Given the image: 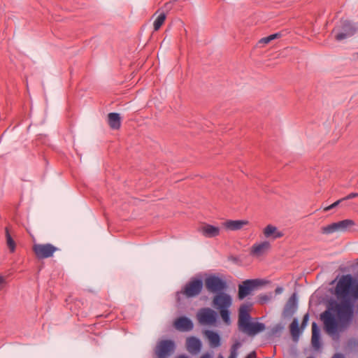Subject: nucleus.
I'll return each instance as SVG.
<instances>
[{
    "mask_svg": "<svg viewBox=\"0 0 358 358\" xmlns=\"http://www.w3.org/2000/svg\"><path fill=\"white\" fill-rule=\"evenodd\" d=\"M353 277L350 274L343 275L338 280L335 287V293L339 302H336L332 309L336 312L342 324L350 323L354 315V301L350 296Z\"/></svg>",
    "mask_w": 358,
    "mask_h": 358,
    "instance_id": "f257e3e1",
    "label": "nucleus"
},
{
    "mask_svg": "<svg viewBox=\"0 0 358 358\" xmlns=\"http://www.w3.org/2000/svg\"><path fill=\"white\" fill-rule=\"evenodd\" d=\"M205 286L210 292L216 294L213 299V306L219 310L222 320L230 324L229 308L232 305V298L224 292L227 289V282L220 277L210 275L205 279Z\"/></svg>",
    "mask_w": 358,
    "mask_h": 358,
    "instance_id": "f03ea898",
    "label": "nucleus"
},
{
    "mask_svg": "<svg viewBox=\"0 0 358 358\" xmlns=\"http://www.w3.org/2000/svg\"><path fill=\"white\" fill-rule=\"evenodd\" d=\"M250 315L245 305L241 306L238 325L240 331L248 335L254 336L265 329V325L261 322H251Z\"/></svg>",
    "mask_w": 358,
    "mask_h": 358,
    "instance_id": "7ed1b4c3",
    "label": "nucleus"
},
{
    "mask_svg": "<svg viewBox=\"0 0 358 358\" xmlns=\"http://www.w3.org/2000/svg\"><path fill=\"white\" fill-rule=\"evenodd\" d=\"M250 315L245 305L241 306L238 325L240 331L248 335L254 336L265 329V325L261 322H251Z\"/></svg>",
    "mask_w": 358,
    "mask_h": 358,
    "instance_id": "20e7f679",
    "label": "nucleus"
},
{
    "mask_svg": "<svg viewBox=\"0 0 358 358\" xmlns=\"http://www.w3.org/2000/svg\"><path fill=\"white\" fill-rule=\"evenodd\" d=\"M203 287V282L202 279L197 278H192L182 287V289L177 292L176 297L180 301V296L183 295L186 298H194L199 295Z\"/></svg>",
    "mask_w": 358,
    "mask_h": 358,
    "instance_id": "39448f33",
    "label": "nucleus"
},
{
    "mask_svg": "<svg viewBox=\"0 0 358 358\" xmlns=\"http://www.w3.org/2000/svg\"><path fill=\"white\" fill-rule=\"evenodd\" d=\"M357 31L356 27L348 20H341L340 24L333 29V34L337 41H342L352 36Z\"/></svg>",
    "mask_w": 358,
    "mask_h": 358,
    "instance_id": "423d86ee",
    "label": "nucleus"
},
{
    "mask_svg": "<svg viewBox=\"0 0 358 358\" xmlns=\"http://www.w3.org/2000/svg\"><path fill=\"white\" fill-rule=\"evenodd\" d=\"M32 250L38 259H43L52 257L59 249L51 243H36L33 245Z\"/></svg>",
    "mask_w": 358,
    "mask_h": 358,
    "instance_id": "0eeeda50",
    "label": "nucleus"
},
{
    "mask_svg": "<svg viewBox=\"0 0 358 358\" xmlns=\"http://www.w3.org/2000/svg\"><path fill=\"white\" fill-rule=\"evenodd\" d=\"M355 224L352 220H343L337 222H333L322 228V233L324 234H331L336 231H345Z\"/></svg>",
    "mask_w": 358,
    "mask_h": 358,
    "instance_id": "6e6552de",
    "label": "nucleus"
},
{
    "mask_svg": "<svg viewBox=\"0 0 358 358\" xmlns=\"http://www.w3.org/2000/svg\"><path fill=\"white\" fill-rule=\"evenodd\" d=\"M320 318L323 321L324 329L327 333L334 334L337 332L338 321L329 310L323 312L320 315Z\"/></svg>",
    "mask_w": 358,
    "mask_h": 358,
    "instance_id": "1a4fd4ad",
    "label": "nucleus"
},
{
    "mask_svg": "<svg viewBox=\"0 0 358 358\" xmlns=\"http://www.w3.org/2000/svg\"><path fill=\"white\" fill-rule=\"evenodd\" d=\"M196 317L201 324L213 325L217 321V313L210 308H201Z\"/></svg>",
    "mask_w": 358,
    "mask_h": 358,
    "instance_id": "9d476101",
    "label": "nucleus"
},
{
    "mask_svg": "<svg viewBox=\"0 0 358 358\" xmlns=\"http://www.w3.org/2000/svg\"><path fill=\"white\" fill-rule=\"evenodd\" d=\"M260 284V281L258 279L244 280L241 285H238V299L240 300L245 299L254 290L255 288H256Z\"/></svg>",
    "mask_w": 358,
    "mask_h": 358,
    "instance_id": "9b49d317",
    "label": "nucleus"
},
{
    "mask_svg": "<svg viewBox=\"0 0 358 358\" xmlns=\"http://www.w3.org/2000/svg\"><path fill=\"white\" fill-rule=\"evenodd\" d=\"M175 350V343L171 340H163L158 343L156 348L157 358H168Z\"/></svg>",
    "mask_w": 358,
    "mask_h": 358,
    "instance_id": "f8f14e48",
    "label": "nucleus"
},
{
    "mask_svg": "<svg viewBox=\"0 0 358 358\" xmlns=\"http://www.w3.org/2000/svg\"><path fill=\"white\" fill-rule=\"evenodd\" d=\"M270 248L271 244L267 241L256 243L250 248V255L256 258L261 257L264 255Z\"/></svg>",
    "mask_w": 358,
    "mask_h": 358,
    "instance_id": "ddd939ff",
    "label": "nucleus"
},
{
    "mask_svg": "<svg viewBox=\"0 0 358 358\" xmlns=\"http://www.w3.org/2000/svg\"><path fill=\"white\" fill-rule=\"evenodd\" d=\"M174 326L176 329L181 331H189L194 328L192 320L185 316H182L176 319L174 322Z\"/></svg>",
    "mask_w": 358,
    "mask_h": 358,
    "instance_id": "4468645a",
    "label": "nucleus"
},
{
    "mask_svg": "<svg viewBox=\"0 0 358 358\" xmlns=\"http://www.w3.org/2000/svg\"><path fill=\"white\" fill-rule=\"evenodd\" d=\"M249 222L245 220H227L222 223V227L229 231H238L245 225H248Z\"/></svg>",
    "mask_w": 358,
    "mask_h": 358,
    "instance_id": "2eb2a0df",
    "label": "nucleus"
},
{
    "mask_svg": "<svg viewBox=\"0 0 358 358\" xmlns=\"http://www.w3.org/2000/svg\"><path fill=\"white\" fill-rule=\"evenodd\" d=\"M199 231L206 238H214L220 234V229L209 224H204L199 228Z\"/></svg>",
    "mask_w": 358,
    "mask_h": 358,
    "instance_id": "dca6fc26",
    "label": "nucleus"
},
{
    "mask_svg": "<svg viewBox=\"0 0 358 358\" xmlns=\"http://www.w3.org/2000/svg\"><path fill=\"white\" fill-rule=\"evenodd\" d=\"M311 343L314 348L318 350L321 347L320 329L316 322L312 324Z\"/></svg>",
    "mask_w": 358,
    "mask_h": 358,
    "instance_id": "f3484780",
    "label": "nucleus"
},
{
    "mask_svg": "<svg viewBox=\"0 0 358 358\" xmlns=\"http://www.w3.org/2000/svg\"><path fill=\"white\" fill-rule=\"evenodd\" d=\"M264 235L266 238H272L273 239H277L283 236V233L278 231L277 227L268 224L264 229Z\"/></svg>",
    "mask_w": 358,
    "mask_h": 358,
    "instance_id": "a211bd4d",
    "label": "nucleus"
},
{
    "mask_svg": "<svg viewBox=\"0 0 358 358\" xmlns=\"http://www.w3.org/2000/svg\"><path fill=\"white\" fill-rule=\"evenodd\" d=\"M187 348L191 353H197L201 349V342L196 337H189L187 339Z\"/></svg>",
    "mask_w": 358,
    "mask_h": 358,
    "instance_id": "6ab92c4d",
    "label": "nucleus"
},
{
    "mask_svg": "<svg viewBox=\"0 0 358 358\" xmlns=\"http://www.w3.org/2000/svg\"><path fill=\"white\" fill-rule=\"evenodd\" d=\"M108 124L113 129H118L121 127V118L119 113H110L108 115Z\"/></svg>",
    "mask_w": 358,
    "mask_h": 358,
    "instance_id": "aec40b11",
    "label": "nucleus"
},
{
    "mask_svg": "<svg viewBox=\"0 0 358 358\" xmlns=\"http://www.w3.org/2000/svg\"><path fill=\"white\" fill-rule=\"evenodd\" d=\"M206 335L211 347L217 348L220 345V337L217 333L213 331H206Z\"/></svg>",
    "mask_w": 358,
    "mask_h": 358,
    "instance_id": "412c9836",
    "label": "nucleus"
},
{
    "mask_svg": "<svg viewBox=\"0 0 358 358\" xmlns=\"http://www.w3.org/2000/svg\"><path fill=\"white\" fill-rule=\"evenodd\" d=\"M297 308V296L296 294L294 293L288 299L285 305V311L288 313H293Z\"/></svg>",
    "mask_w": 358,
    "mask_h": 358,
    "instance_id": "4be33fe9",
    "label": "nucleus"
},
{
    "mask_svg": "<svg viewBox=\"0 0 358 358\" xmlns=\"http://www.w3.org/2000/svg\"><path fill=\"white\" fill-rule=\"evenodd\" d=\"M166 18V15L164 12L160 13L157 16V17L155 20L154 23H153L155 31H158L160 29L162 25L164 23Z\"/></svg>",
    "mask_w": 358,
    "mask_h": 358,
    "instance_id": "5701e85b",
    "label": "nucleus"
},
{
    "mask_svg": "<svg viewBox=\"0 0 358 358\" xmlns=\"http://www.w3.org/2000/svg\"><path fill=\"white\" fill-rule=\"evenodd\" d=\"M290 332L294 338H298L300 334L299 322L296 319H294L290 324Z\"/></svg>",
    "mask_w": 358,
    "mask_h": 358,
    "instance_id": "b1692460",
    "label": "nucleus"
},
{
    "mask_svg": "<svg viewBox=\"0 0 358 358\" xmlns=\"http://www.w3.org/2000/svg\"><path fill=\"white\" fill-rule=\"evenodd\" d=\"M350 296L353 299H358V281L354 278L350 289Z\"/></svg>",
    "mask_w": 358,
    "mask_h": 358,
    "instance_id": "393cba45",
    "label": "nucleus"
},
{
    "mask_svg": "<svg viewBox=\"0 0 358 358\" xmlns=\"http://www.w3.org/2000/svg\"><path fill=\"white\" fill-rule=\"evenodd\" d=\"M6 242L8 247L9 248L11 252H13L15 250V243L12 238L8 229H6Z\"/></svg>",
    "mask_w": 358,
    "mask_h": 358,
    "instance_id": "a878e982",
    "label": "nucleus"
},
{
    "mask_svg": "<svg viewBox=\"0 0 358 358\" xmlns=\"http://www.w3.org/2000/svg\"><path fill=\"white\" fill-rule=\"evenodd\" d=\"M241 347V343L239 342H236L234 343L230 349V355L229 358H237L238 356V350Z\"/></svg>",
    "mask_w": 358,
    "mask_h": 358,
    "instance_id": "bb28decb",
    "label": "nucleus"
},
{
    "mask_svg": "<svg viewBox=\"0 0 358 358\" xmlns=\"http://www.w3.org/2000/svg\"><path fill=\"white\" fill-rule=\"evenodd\" d=\"M272 298V294H261L259 296V301L260 303L264 304L268 302Z\"/></svg>",
    "mask_w": 358,
    "mask_h": 358,
    "instance_id": "cd10ccee",
    "label": "nucleus"
},
{
    "mask_svg": "<svg viewBox=\"0 0 358 358\" xmlns=\"http://www.w3.org/2000/svg\"><path fill=\"white\" fill-rule=\"evenodd\" d=\"M344 199L343 198L341 199H338L336 201H335L334 203H333L332 204H331L330 206H327V207H325L324 208V211H329L331 209L338 206L342 201H343Z\"/></svg>",
    "mask_w": 358,
    "mask_h": 358,
    "instance_id": "c85d7f7f",
    "label": "nucleus"
},
{
    "mask_svg": "<svg viewBox=\"0 0 358 358\" xmlns=\"http://www.w3.org/2000/svg\"><path fill=\"white\" fill-rule=\"evenodd\" d=\"M271 41V39L269 36L262 38L259 41V44H267Z\"/></svg>",
    "mask_w": 358,
    "mask_h": 358,
    "instance_id": "c756f323",
    "label": "nucleus"
},
{
    "mask_svg": "<svg viewBox=\"0 0 358 358\" xmlns=\"http://www.w3.org/2000/svg\"><path fill=\"white\" fill-rule=\"evenodd\" d=\"M357 196H358V193L352 192V193L349 194L348 195H347L346 196L343 197V199H344V201H346V200L354 199Z\"/></svg>",
    "mask_w": 358,
    "mask_h": 358,
    "instance_id": "7c9ffc66",
    "label": "nucleus"
},
{
    "mask_svg": "<svg viewBox=\"0 0 358 358\" xmlns=\"http://www.w3.org/2000/svg\"><path fill=\"white\" fill-rule=\"evenodd\" d=\"M308 319H309V315L308 313H306L303 317V320H302L301 325V328H303L306 326Z\"/></svg>",
    "mask_w": 358,
    "mask_h": 358,
    "instance_id": "2f4dec72",
    "label": "nucleus"
},
{
    "mask_svg": "<svg viewBox=\"0 0 358 358\" xmlns=\"http://www.w3.org/2000/svg\"><path fill=\"white\" fill-rule=\"evenodd\" d=\"M257 357V355H256V352L255 351H252L251 352H250L246 357L245 358H256Z\"/></svg>",
    "mask_w": 358,
    "mask_h": 358,
    "instance_id": "473e14b6",
    "label": "nucleus"
},
{
    "mask_svg": "<svg viewBox=\"0 0 358 358\" xmlns=\"http://www.w3.org/2000/svg\"><path fill=\"white\" fill-rule=\"evenodd\" d=\"M269 36H270V38H271V41H273V40H274V39H275V38H279V37L280 36V34H279V33H275V34H271V35H269Z\"/></svg>",
    "mask_w": 358,
    "mask_h": 358,
    "instance_id": "72a5a7b5",
    "label": "nucleus"
},
{
    "mask_svg": "<svg viewBox=\"0 0 358 358\" xmlns=\"http://www.w3.org/2000/svg\"><path fill=\"white\" fill-rule=\"evenodd\" d=\"M283 291V288L281 287H278L275 289V292L276 294H280Z\"/></svg>",
    "mask_w": 358,
    "mask_h": 358,
    "instance_id": "f704fd0d",
    "label": "nucleus"
},
{
    "mask_svg": "<svg viewBox=\"0 0 358 358\" xmlns=\"http://www.w3.org/2000/svg\"><path fill=\"white\" fill-rule=\"evenodd\" d=\"M4 283H5L4 278L2 276H0V290L2 289Z\"/></svg>",
    "mask_w": 358,
    "mask_h": 358,
    "instance_id": "c9c22d12",
    "label": "nucleus"
},
{
    "mask_svg": "<svg viewBox=\"0 0 358 358\" xmlns=\"http://www.w3.org/2000/svg\"><path fill=\"white\" fill-rule=\"evenodd\" d=\"M331 358H345L343 355L341 353H336Z\"/></svg>",
    "mask_w": 358,
    "mask_h": 358,
    "instance_id": "e433bc0d",
    "label": "nucleus"
},
{
    "mask_svg": "<svg viewBox=\"0 0 358 358\" xmlns=\"http://www.w3.org/2000/svg\"><path fill=\"white\" fill-rule=\"evenodd\" d=\"M200 358H210V355L208 353L203 355Z\"/></svg>",
    "mask_w": 358,
    "mask_h": 358,
    "instance_id": "4c0bfd02",
    "label": "nucleus"
},
{
    "mask_svg": "<svg viewBox=\"0 0 358 358\" xmlns=\"http://www.w3.org/2000/svg\"><path fill=\"white\" fill-rule=\"evenodd\" d=\"M178 358H188V357L185 355H181V356L178 357Z\"/></svg>",
    "mask_w": 358,
    "mask_h": 358,
    "instance_id": "58836bf2",
    "label": "nucleus"
},
{
    "mask_svg": "<svg viewBox=\"0 0 358 358\" xmlns=\"http://www.w3.org/2000/svg\"><path fill=\"white\" fill-rule=\"evenodd\" d=\"M356 264L358 266V259H357Z\"/></svg>",
    "mask_w": 358,
    "mask_h": 358,
    "instance_id": "ea45409f",
    "label": "nucleus"
},
{
    "mask_svg": "<svg viewBox=\"0 0 358 358\" xmlns=\"http://www.w3.org/2000/svg\"><path fill=\"white\" fill-rule=\"evenodd\" d=\"M308 358H315V357H308Z\"/></svg>",
    "mask_w": 358,
    "mask_h": 358,
    "instance_id": "a19ab883",
    "label": "nucleus"
}]
</instances>
